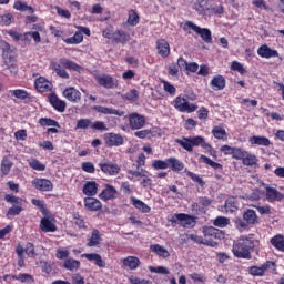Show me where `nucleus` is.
<instances>
[{"instance_id":"09e8293b","label":"nucleus","mask_w":284,"mask_h":284,"mask_svg":"<svg viewBox=\"0 0 284 284\" xmlns=\"http://www.w3.org/2000/svg\"><path fill=\"white\" fill-rule=\"evenodd\" d=\"M13 8L20 12H29V14H34V8L27 6L26 2L16 1Z\"/></svg>"},{"instance_id":"a18cd8bd","label":"nucleus","mask_w":284,"mask_h":284,"mask_svg":"<svg viewBox=\"0 0 284 284\" xmlns=\"http://www.w3.org/2000/svg\"><path fill=\"white\" fill-rule=\"evenodd\" d=\"M271 245L278 250V252H284V237L283 235H275L271 239Z\"/></svg>"},{"instance_id":"f8f14e48","label":"nucleus","mask_w":284,"mask_h":284,"mask_svg":"<svg viewBox=\"0 0 284 284\" xmlns=\"http://www.w3.org/2000/svg\"><path fill=\"white\" fill-rule=\"evenodd\" d=\"M104 143L106 148H121L125 143V139L120 133H105Z\"/></svg>"},{"instance_id":"423d86ee","label":"nucleus","mask_w":284,"mask_h":284,"mask_svg":"<svg viewBox=\"0 0 284 284\" xmlns=\"http://www.w3.org/2000/svg\"><path fill=\"white\" fill-rule=\"evenodd\" d=\"M194 10L203 17H212L214 14H223L225 10L223 6L214 7L209 1H199L193 6Z\"/></svg>"},{"instance_id":"ddd939ff","label":"nucleus","mask_w":284,"mask_h":284,"mask_svg":"<svg viewBox=\"0 0 284 284\" xmlns=\"http://www.w3.org/2000/svg\"><path fill=\"white\" fill-rule=\"evenodd\" d=\"M99 168L106 176H118L121 172V166L111 161L99 163Z\"/></svg>"},{"instance_id":"1a4fd4ad","label":"nucleus","mask_w":284,"mask_h":284,"mask_svg":"<svg viewBox=\"0 0 284 284\" xmlns=\"http://www.w3.org/2000/svg\"><path fill=\"white\" fill-rule=\"evenodd\" d=\"M172 105L179 112H187L189 114H192V112H196V110H199V105L187 102V99H185L181 95H178L173 100Z\"/></svg>"},{"instance_id":"473e14b6","label":"nucleus","mask_w":284,"mask_h":284,"mask_svg":"<svg viewBox=\"0 0 284 284\" xmlns=\"http://www.w3.org/2000/svg\"><path fill=\"white\" fill-rule=\"evenodd\" d=\"M210 84L212 90H215V92H219V90H225L226 80L221 74L214 75Z\"/></svg>"},{"instance_id":"c03bdc74","label":"nucleus","mask_w":284,"mask_h":284,"mask_svg":"<svg viewBox=\"0 0 284 284\" xmlns=\"http://www.w3.org/2000/svg\"><path fill=\"white\" fill-rule=\"evenodd\" d=\"M63 267L65 270H69V272H74L75 270H79V267H81V262L74 258H67L63 263Z\"/></svg>"},{"instance_id":"69168bd1","label":"nucleus","mask_w":284,"mask_h":284,"mask_svg":"<svg viewBox=\"0 0 284 284\" xmlns=\"http://www.w3.org/2000/svg\"><path fill=\"white\" fill-rule=\"evenodd\" d=\"M81 169L83 170V172H87L88 174H94V172H97L94 163L92 162H82Z\"/></svg>"},{"instance_id":"bf43d9fd","label":"nucleus","mask_w":284,"mask_h":284,"mask_svg":"<svg viewBox=\"0 0 284 284\" xmlns=\"http://www.w3.org/2000/svg\"><path fill=\"white\" fill-rule=\"evenodd\" d=\"M11 23H14V16L12 13L0 16V26H11Z\"/></svg>"},{"instance_id":"a878e982","label":"nucleus","mask_w":284,"mask_h":284,"mask_svg":"<svg viewBox=\"0 0 284 284\" xmlns=\"http://www.w3.org/2000/svg\"><path fill=\"white\" fill-rule=\"evenodd\" d=\"M34 87L38 92H51L52 91V82L48 81V79L40 77L36 79Z\"/></svg>"},{"instance_id":"9d476101","label":"nucleus","mask_w":284,"mask_h":284,"mask_svg":"<svg viewBox=\"0 0 284 284\" xmlns=\"http://www.w3.org/2000/svg\"><path fill=\"white\" fill-rule=\"evenodd\" d=\"M272 270V272H276V262L266 261L261 266H251L247 272L251 276H265V272Z\"/></svg>"},{"instance_id":"393cba45","label":"nucleus","mask_w":284,"mask_h":284,"mask_svg":"<svg viewBox=\"0 0 284 284\" xmlns=\"http://www.w3.org/2000/svg\"><path fill=\"white\" fill-rule=\"evenodd\" d=\"M84 207L89 212H99L103 210V204L97 197H84Z\"/></svg>"},{"instance_id":"f03ea898","label":"nucleus","mask_w":284,"mask_h":284,"mask_svg":"<svg viewBox=\"0 0 284 284\" xmlns=\"http://www.w3.org/2000/svg\"><path fill=\"white\" fill-rule=\"evenodd\" d=\"M175 143L190 153L194 152V148H202L210 153L214 152V148L205 141L203 135L182 136V139H175Z\"/></svg>"},{"instance_id":"f257e3e1","label":"nucleus","mask_w":284,"mask_h":284,"mask_svg":"<svg viewBox=\"0 0 284 284\" xmlns=\"http://www.w3.org/2000/svg\"><path fill=\"white\" fill-rule=\"evenodd\" d=\"M258 243V240L242 235L233 245L232 252L236 258L250 261V258H252V252H254V247H256Z\"/></svg>"},{"instance_id":"aec40b11","label":"nucleus","mask_w":284,"mask_h":284,"mask_svg":"<svg viewBox=\"0 0 284 284\" xmlns=\"http://www.w3.org/2000/svg\"><path fill=\"white\" fill-rule=\"evenodd\" d=\"M48 99L50 105L53 108V110H55V112H65V108L68 104L65 103V101L59 99L55 93H51Z\"/></svg>"},{"instance_id":"e433bc0d","label":"nucleus","mask_w":284,"mask_h":284,"mask_svg":"<svg viewBox=\"0 0 284 284\" xmlns=\"http://www.w3.org/2000/svg\"><path fill=\"white\" fill-rule=\"evenodd\" d=\"M101 232L94 229L91 232V236L88 239L87 247H97V245H101Z\"/></svg>"},{"instance_id":"a211bd4d","label":"nucleus","mask_w":284,"mask_h":284,"mask_svg":"<svg viewBox=\"0 0 284 284\" xmlns=\"http://www.w3.org/2000/svg\"><path fill=\"white\" fill-rule=\"evenodd\" d=\"M155 48L159 57L162 59H168L170 57V42L165 39H158L155 42Z\"/></svg>"},{"instance_id":"338daca9","label":"nucleus","mask_w":284,"mask_h":284,"mask_svg":"<svg viewBox=\"0 0 284 284\" xmlns=\"http://www.w3.org/2000/svg\"><path fill=\"white\" fill-rule=\"evenodd\" d=\"M91 130H99L100 132H108V125L103 121L91 122Z\"/></svg>"},{"instance_id":"774afa93","label":"nucleus","mask_w":284,"mask_h":284,"mask_svg":"<svg viewBox=\"0 0 284 284\" xmlns=\"http://www.w3.org/2000/svg\"><path fill=\"white\" fill-rule=\"evenodd\" d=\"M39 265L44 274H52V264L50 262L41 260Z\"/></svg>"},{"instance_id":"39448f33","label":"nucleus","mask_w":284,"mask_h":284,"mask_svg":"<svg viewBox=\"0 0 284 284\" xmlns=\"http://www.w3.org/2000/svg\"><path fill=\"white\" fill-rule=\"evenodd\" d=\"M182 30L184 32H187V34H192L193 32H196V34H199L202 39V41H204V43H212V31H210V29L207 28H201L199 26H196L194 22L187 20L185 21L182 26H181Z\"/></svg>"},{"instance_id":"bb28decb","label":"nucleus","mask_w":284,"mask_h":284,"mask_svg":"<svg viewBox=\"0 0 284 284\" xmlns=\"http://www.w3.org/2000/svg\"><path fill=\"white\" fill-rule=\"evenodd\" d=\"M266 199L268 203H274L275 201H283L284 194L278 192L275 187L266 186Z\"/></svg>"},{"instance_id":"4d7b16f0","label":"nucleus","mask_w":284,"mask_h":284,"mask_svg":"<svg viewBox=\"0 0 284 284\" xmlns=\"http://www.w3.org/2000/svg\"><path fill=\"white\" fill-rule=\"evenodd\" d=\"M247 151L239 148V146H233V153H232V159H235V161H243L245 154Z\"/></svg>"},{"instance_id":"5701e85b","label":"nucleus","mask_w":284,"mask_h":284,"mask_svg":"<svg viewBox=\"0 0 284 284\" xmlns=\"http://www.w3.org/2000/svg\"><path fill=\"white\" fill-rule=\"evenodd\" d=\"M116 187L111 184H105V187L99 194V199H101V201H112L113 199H116Z\"/></svg>"},{"instance_id":"b1692460","label":"nucleus","mask_w":284,"mask_h":284,"mask_svg":"<svg viewBox=\"0 0 284 284\" xmlns=\"http://www.w3.org/2000/svg\"><path fill=\"white\" fill-rule=\"evenodd\" d=\"M22 248V256H28L29 258H37V251L34 247V243L27 242V244L23 246L21 245V242H19L16 246V250Z\"/></svg>"},{"instance_id":"4be33fe9","label":"nucleus","mask_w":284,"mask_h":284,"mask_svg":"<svg viewBox=\"0 0 284 284\" xmlns=\"http://www.w3.org/2000/svg\"><path fill=\"white\" fill-rule=\"evenodd\" d=\"M257 54L262 59H272V58H278L280 57L278 51L270 48L267 44H262L257 49Z\"/></svg>"},{"instance_id":"de8ad7c7","label":"nucleus","mask_w":284,"mask_h":284,"mask_svg":"<svg viewBox=\"0 0 284 284\" xmlns=\"http://www.w3.org/2000/svg\"><path fill=\"white\" fill-rule=\"evenodd\" d=\"M200 161L213 168V170H219L220 172L223 170V164L214 162L212 159L207 158L206 155H200Z\"/></svg>"},{"instance_id":"0eeeda50","label":"nucleus","mask_w":284,"mask_h":284,"mask_svg":"<svg viewBox=\"0 0 284 284\" xmlns=\"http://www.w3.org/2000/svg\"><path fill=\"white\" fill-rule=\"evenodd\" d=\"M169 223L174 225H181V227L190 229L196 225V217L187 213H175L168 219Z\"/></svg>"},{"instance_id":"9b49d317","label":"nucleus","mask_w":284,"mask_h":284,"mask_svg":"<svg viewBox=\"0 0 284 284\" xmlns=\"http://www.w3.org/2000/svg\"><path fill=\"white\" fill-rule=\"evenodd\" d=\"M95 81L101 88H105L106 90H114L119 88V80L114 79L110 74H101L95 77Z\"/></svg>"},{"instance_id":"dca6fc26","label":"nucleus","mask_w":284,"mask_h":284,"mask_svg":"<svg viewBox=\"0 0 284 284\" xmlns=\"http://www.w3.org/2000/svg\"><path fill=\"white\" fill-rule=\"evenodd\" d=\"M129 126L131 130H141L145 128V118L136 112L129 114Z\"/></svg>"},{"instance_id":"2eb2a0df","label":"nucleus","mask_w":284,"mask_h":284,"mask_svg":"<svg viewBox=\"0 0 284 284\" xmlns=\"http://www.w3.org/2000/svg\"><path fill=\"white\" fill-rule=\"evenodd\" d=\"M219 229H215L213 226L207 227L204 230V243L205 245H210L211 247H216L219 243H216V240L219 239Z\"/></svg>"},{"instance_id":"5fc2aeb1","label":"nucleus","mask_w":284,"mask_h":284,"mask_svg":"<svg viewBox=\"0 0 284 284\" xmlns=\"http://www.w3.org/2000/svg\"><path fill=\"white\" fill-rule=\"evenodd\" d=\"M139 13L134 9L129 10V18L126 20L129 26H139Z\"/></svg>"},{"instance_id":"13d9d810","label":"nucleus","mask_w":284,"mask_h":284,"mask_svg":"<svg viewBox=\"0 0 284 284\" xmlns=\"http://www.w3.org/2000/svg\"><path fill=\"white\" fill-rule=\"evenodd\" d=\"M88 128H92V120L80 119L77 121L75 130H88Z\"/></svg>"},{"instance_id":"c85d7f7f","label":"nucleus","mask_w":284,"mask_h":284,"mask_svg":"<svg viewBox=\"0 0 284 284\" xmlns=\"http://www.w3.org/2000/svg\"><path fill=\"white\" fill-rule=\"evenodd\" d=\"M82 192L88 197L97 196L99 184L95 181H89L83 185Z\"/></svg>"},{"instance_id":"7ed1b4c3","label":"nucleus","mask_w":284,"mask_h":284,"mask_svg":"<svg viewBox=\"0 0 284 284\" xmlns=\"http://www.w3.org/2000/svg\"><path fill=\"white\" fill-rule=\"evenodd\" d=\"M60 63L52 61L50 63L51 70L55 72L60 79H70V74L65 70H73V72H83V67L79 65L77 62L67 59V58H61ZM64 68V69H63Z\"/></svg>"},{"instance_id":"052dcab7","label":"nucleus","mask_w":284,"mask_h":284,"mask_svg":"<svg viewBox=\"0 0 284 284\" xmlns=\"http://www.w3.org/2000/svg\"><path fill=\"white\" fill-rule=\"evenodd\" d=\"M124 99L126 101H130L131 103H134V101H139V90L131 89L129 92L124 94Z\"/></svg>"},{"instance_id":"680f3d73","label":"nucleus","mask_w":284,"mask_h":284,"mask_svg":"<svg viewBox=\"0 0 284 284\" xmlns=\"http://www.w3.org/2000/svg\"><path fill=\"white\" fill-rule=\"evenodd\" d=\"M187 176H190V179L194 182V183H197V185H201V187H204L205 186V181H203V178H201V175L192 172V171H189L187 173Z\"/></svg>"},{"instance_id":"f704fd0d","label":"nucleus","mask_w":284,"mask_h":284,"mask_svg":"<svg viewBox=\"0 0 284 284\" xmlns=\"http://www.w3.org/2000/svg\"><path fill=\"white\" fill-rule=\"evenodd\" d=\"M168 163H169V168L170 170H172V172H183V170H185V164L183 163V161L176 159L175 156L172 158H168Z\"/></svg>"},{"instance_id":"0e129e2a","label":"nucleus","mask_w":284,"mask_h":284,"mask_svg":"<svg viewBox=\"0 0 284 284\" xmlns=\"http://www.w3.org/2000/svg\"><path fill=\"white\" fill-rule=\"evenodd\" d=\"M144 173H148V171L141 169V171H133V170H129L126 172L128 175V179L129 181H134V179H139V176H145Z\"/></svg>"},{"instance_id":"c9c22d12","label":"nucleus","mask_w":284,"mask_h":284,"mask_svg":"<svg viewBox=\"0 0 284 284\" xmlns=\"http://www.w3.org/2000/svg\"><path fill=\"white\" fill-rule=\"evenodd\" d=\"M93 110H95V112H99L100 114H114L115 116H123L125 114V112L123 111L103 105H94Z\"/></svg>"},{"instance_id":"f3484780","label":"nucleus","mask_w":284,"mask_h":284,"mask_svg":"<svg viewBox=\"0 0 284 284\" xmlns=\"http://www.w3.org/2000/svg\"><path fill=\"white\" fill-rule=\"evenodd\" d=\"M9 94L19 99V101H23V103H32V101H34V97H32L26 89L9 90Z\"/></svg>"},{"instance_id":"4468645a","label":"nucleus","mask_w":284,"mask_h":284,"mask_svg":"<svg viewBox=\"0 0 284 284\" xmlns=\"http://www.w3.org/2000/svg\"><path fill=\"white\" fill-rule=\"evenodd\" d=\"M31 183L36 190H39V192H52V190H54V184L48 179L36 178Z\"/></svg>"},{"instance_id":"6e6552de","label":"nucleus","mask_w":284,"mask_h":284,"mask_svg":"<svg viewBox=\"0 0 284 284\" xmlns=\"http://www.w3.org/2000/svg\"><path fill=\"white\" fill-rule=\"evenodd\" d=\"M4 201L7 203H11V207H9L7 212V216H19L21 212H23V207L21 206V203H23V200L21 197H17L13 194H6Z\"/></svg>"},{"instance_id":"2f4dec72","label":"nucleus","mask_w":284,"mask_h":284,"mask_svg":"<svg viewBox=\"0 0 284 284\" xmlns=\"http://www.w3.org/2000/svg\"><path fill=\"white\" fill-rule=\"evenodd\" d=\"M248 143H251L252 145H262L264 148H270L272 145V141H270L267 136L263 135L250 136Z\"/></svg>"},{"instance_id":"79ce46f5","label":"nucleus","mask_w":284,"mask_h":284,"mask_svg":"<svg viewBox=\"0 0 284 284\" xmlns=\"http://www.w3.org/2000/svg\"><path fill=\"white\" fill-rule=\"evenodd\" d=\"M211 134H213L214 139H217L219 141H227V131H225V129L222 126H214Z\"/></svg>"},{"instance_id":"a19ab883","label":"nucleus","mask_w":284,"mask_h":284,"mask_svg":"<svg viewBox=\"0 0 284 284\" xmlns=\"http://www.w3.org/2000/svg\"><path fill=\"white\" fill-rule=\"evenodd\" d=\"M31 203L40 210L41 214L43 216H50V211L48 210V205L45 204V201L39 200V199H31Z\"/></svg>"},{"instance_id":"412c9836","label":"nucleus","mask_w":284,"mask_h":284,"mask_svg":"<svg viewBox=\"0 0 284 284\" xmlns=\"http://www.w3.org/2000/svg\"><path fill=\"white\" fill-rule=\"evenodd\" d=\"M63 97L71 103H79V101H81V91L77 90L74 87H69L64 89Z\"/></svg>"},{"instance_id":"6e6d98bb","label":"nucleus","mask_w":284,"mask_h":284,"mask_svg":"<svg viewBox=\"0 0 284 284\" xmlns=\"http://www.w3.org/2000/svg\"><path fill=\"white\" fill-rule=\"evenodd\" d=\"M29 166L37 172H45V164L41 163V161L37 159H31L29 161Z\"/></svg>"},{"instance_id":"4c0bfd02","label":"nucleus","mask_w":284,"mask_h":284,"mask_svg":"<svg viewBox=\"0 0 284 284\" xmlns=\"http://www.w3.org/2000/svg\"><path fill=\"white\" fill-rule=\"evenodd\" d=\"M130 41V33L123 31V30H116L113 34V43H121L122 45H125Z\"/></svg>"},{"instance_id":"7c9ffc66","label":"nucleus","mask_w":284,"mask_h":284,"mask_svg":"<svg viewBox=\"0 0 284 284\" xmlns=\"http://www.w3.org/2000/svg\"><path fill=\"white\" fill-rule=\"evenodd\" d=\"M121 263L129 270H139V267H141V260L136 256L124 257L121 260Z\"/></svg>"},{"instance_id":"20e7f679","label":"nucleus","mask_w":284,"mask_h":284,"mask_svg":"<svg viewBox=\"0 0 284 284\" xmlns=\"http://www.w3.org/2000/svg\"><path fill=\"white\" fill-rule=\"evenodd\" d=\"M258 223V215L256 211L252 209H246L243 213V219L236 217L235 219V227L239 232H245L250 230V225H257Z\"/></svg>"},{"instance_id":"ea45409f","label":"nucleus","mask_w":284,"mask_h":284,"mask_svg":"<svg viewBox=\"0 0 284 284\" xmlns=\"http://www.w3.org/2000/svg\"><path fill=\"white\" fill-rule=\"evenodd\" d=\"M150 250H151V252H154V254H156L161 258H170V251H168L160 244H152L150 246Z\"/></svg>"},{"instance_id":"c756f323","label":"nucleus","mask_w":284,"mask_h":284,"mask_svg":"<svg viewBox=\"0 0 284 284\" xmlns=\"http://www.w3.org/2000/svg\"><path fill=\"white\" fill-rule=\"evenodd\" d=\"M82 258H87V261H91L97 265V267H105V261L99 253H84L81 255Z\"/></svg>"},{"instance_id":"37998d69","label":"nucleus","mask_w":284,"mask_h":284,"mask_svg":"<svg viewBox=\"0 0 284 284\" xmlns=\"http://www.w3.org/2000/svg\"><path fill=\"white\" fill-rule=\"evenodd\" d=\"M39 123L42 128H61V124L52 118H40Z\"/></svg>"},{"instance_id":"8fccbe9b","label":"nucleus","mask_w":284,"mask_h":284,"mask_svg":"<svg viewBox=\"0 0 284 284\" xmlns=\"http://www.w3.org/2000/svg\"><path fill=\"white\" fill-rule=\"evenodd\" d=\"M12 161H10V159L8 158H3L1 161V173L3 174V176H8V174H10V170H12Z\"/></svg>"},{"instance_id":"6ab92c4d","label":"nucleus","mask_w":284,"mask_h":284,"mask_svg":"<svg viewBox=\"0 0 284 284\" xmlns=\"http://www.w3.org/2000/svg\"><path fill=\"white\" fill-rule=\"evenodd\" d=\"M221 212L224 214H234V212H239V200L234 196L229 197L225 201V204L221 207Z\"/></svg>"},{"instance_id":"58836bf2","label":"nucleus","mask_w":284,"mask_h":284,"mask_svg":"<svg viewBox=\"0 0 284 284\" xmlns=\"http://www.w3.org/2000/svg\"><path fill=\"white\" fill-rule=\"evenodd\" d=\"M242 163L247 168H254V165H258V158L256 156V154H252L246 151L244 158H242Z\"/></svg>"},{"instance_id":"3c124183","label":"nucleus","mask_w":284,"mask_h":284,"mask_svg":"<svg viewBox=\"0 0 284 284\" xmlns=\"http://www.w3.org/2000/svg\"><path fill=\"white\" fill-rule=\"evenodd\" d=\"M13 281H20V283H34V277L28 273H20L18 275H13Z\"/></svg>"},{"instance_id":"603ef678","label":"nucleus","mask_w":284,"mask_h":284,"mask_svg":"<svg viewBox=\"0 0 284 284\" xmlns=\"http://www.w3.org/2000/svg\"><path fill=\"white\" fill-rule=\"evenodd\" d=\"M73 221H74V225H77L79 230H88V224H85V220L83 219V215L79 213H73Z\"/></svg>"},{"instance_id":"864d4df0","label":"nucleus","mask_w":284,"mask_h":284,"mask_svg":"<svg viewBox=\"0 0 284 284\" xmlns=\"http://www.w3.org/2000/svg\"><path fill=\"white\" fill-rule=\"evenodd\" d=\"M152 168H153V170H168V168H170V164L168 162V159H165V160H153L152 161Z\"/></svg>"},{"instance_id":"cd10ccee","label":"nucleus","mask_w":284,"mask_h":284,"mask_svg":"<svg viewBox=\"0 0 284 284\" xmlns=\"http://www.w3.org/2000/svg\"><path fill=\"white\" fill-rule=\"evenodd\" d=\"M40 230L41 232L48 234V232H57L58 227L57 224L50 220V217L44 216L40 221Z\"/></svg>"},{"instance_id":"e2e57ef3","label":"nucleus","mask_w":284,"mask_h":284,"mask_svg":"<svg viewBox=\"0 0 284 284\" xmlns=\"http://www.w3.org/2000/svg\"><path fill=\"white\" fill-rule=\"evenodd\" d=\"M213 225H215V227H227V225H230V219L224 216H217L214 220Z\"/></svg>"},{"instance_id":"49530a36","label":"nucleus","mask_w":284,"mask_h":284,"mask_svg":"<svg viewBox=\"0 0 284 284\" xmlns=\"http://www.w3.org/2000/svg\"><path fill=\"white\" fill-rule=\"evenodd\" d=\"M251 207H254L261 216L270 215L272 214V206L270 204L261 205V203L257 204H251Z\"/></svg>"},{"instance_id":"72a5a7b5","label":"nucleus","mask_w":284,"mask_h":284,"mask_svg":"<svg viewBox=\"0 0 284 284\" xmlns=\"http://www.w3.org/2000/svg\"><path fill=\"white\" fill-rule=\"evenodd\" d=\"M130 200L135 210H139V212H142V214H150V212H152V209L148 204H145V202L134 196H131Z\"/></svg>"}]
</instances>
